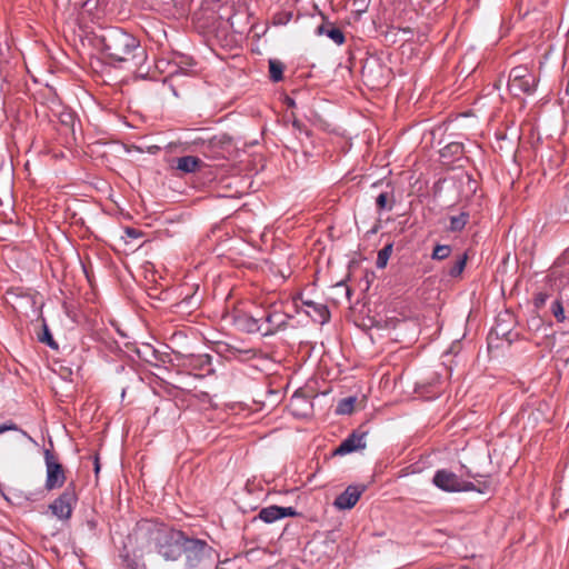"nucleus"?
I'll return each instance as SVG.
<instances>
[{
	"label": "nucleus",
	"instance_id": "f257e3e1",
	"mask_svg": "<svg viewBox=\"0 0 569 569\" xmlns=\"http://www.w3.org/2000/svg\"><path fill=\"white\" fill-rule=\"evenodd\" d=\"M96 39L113 67L131 61H134V66H139L147 58L140 41L120 28H107Z\"/></svg>",
	"mask_w": 569,
	"mask_h": 569
},
{
	"label": "nucleus",
	"instance_id": "f03ea898",
	"mask_svg": "<svg viewBox=\"0 0 569 569\" xmlns=\"http://www.w3.org/2000/svg\"><path fill=\"white\" fill-rule=\"evenodd\" d=\"M140 532L150 533L157 541L158 552L166 560H177L182 556L186 533L181 530L158 528L150 520H142L138 523Z\"/></svg>",
	"mask_w": 569,
	"mask_h": 569
},
{
	"label": "nucleus",
	"instance_id": "7ed1b4c3",
	"mask_svg": "<svg viewBox=\"0 0 569 569\" xmlns=\"http://www.w3.org/2000/svg\"><path fill=\"white\" fill-rule=\"evenodd\" d=\"M432 483L446 492L478 491L483 493L489 487L486 482L482 483V487H477L473 482L460 479L458 475L448 469L437 470Z\"/></svg>",
	"mask_w": 569,
	"mask_h": 569
},
{
	"label": "nucleus",
	"instance_id": "20e7f679",
	"mask_svg": "<svg viewBox=\"0 0 569 569\" xmlns=\"http://www.w3.org/2000/svg\"><path fill=\"white\" fill-rule=\"evenodd\" d=\"M174 359L179 367L196 377H204L214 371L212 368V358L208 353L183 355L177 352L174 353Z\"/></svg>",
	"mask_w": 569,
	"mask_h": 569
},
{
	"label": "nucleus",
	"instance_id": "39448f33",
	"mask_svg": "<svg viewBox=\"0 0 569 569\" xmlns=\"http://www.w3.org/2000/svg\"><path fill=\"white\" fill-rule=\"evenodd\" d=\"M213 553L214 550L204 540L189 538L186 535L182 555L186 556L188 567H198L204 559H210Z\"/></svg>",
	"mask_w": 569,
	"mask_h": 569
},
{
	"label": "nucleus",
	"instance_id": "423d86ee",
	"mask_svg": "<svg viewBox=\"0 0 569 569\" xmlns=\"http://www.w3.org/2000/svg\"><path fill=\"white\" fill-rule=\"evenodd\" d=\"M78 497L73 483L64 488L62 493L49 505V509L60 520H69L72 516Z\"/></svg>",
	"mask_w": 569,
	"mask_h": 569
},
{
	"label": "nucleus",
	"instance_id": "0eeeda50",
	"mask_svg": "<svg viewBox=\"0 0 569 569\" xmlns=\"http://www.w3.org/2000/svg\"><path fill=\"white\" fill-rule=\"evenodd\" d=\"M44 463L47 472L46 489L50 491L63 487L67 479L64 468L49 449L44 450Z\"/></svg>",
	"mask_w": 569,
	"mask_h": 569
},
{
	"label": "nucleus",
	"instance_id": "6e6552de",
	"mask_svg": "<svg viewBox=\"0 0 569 569\" xmlns=\"http://www.w3.org/2000/svg\"><path fill=\"white\" fill-rule=\"evenodd\" d=\"M193 143L200 147V151L208 158L217 159L222 151L231 146V138L226 133L216 134L209 138H197Z\"/></svg>",
	"mask_w": 569,
	"mask_h": 569
},
{
	"label": "nucleus",
	"instance_id": "1a4fd4ad",
	"mask_svg": "<svg viewBox=\"0 0 569 569\" xmlns=\"http://www.w3.org/2000/svg\"><path fill=\"white\" fill-rule=\"evenodd\" d=\"M262 336H271L287 326L289 316L277 310H267L261 316Z\"/></svg>",
	"mask_w": 569,
	"mask_h": 569
},
{
	"label": "nucleus",
	"instance_id": "9d476101",
	"mask_svg": "<svg viewBox=\"0 0 569 569\" xmlns=\"http://www.w3.org/2000/svg\"><path fill=\"white\" fill-rule=\"evenodd\" d=\"M549 310L558 323L569 321V288L559 289Z\"/></svg>",
	"mask_w": 569,
	"mask_h": 569
},
{
	"label": "nucleus",
	"instance_id": "9b49d317",
	"mask_svg": "<svg viewBox=\"0 0 569 569\" xmlns=\"http://www.w3.org/2000/svg\"><path fill=\"white\" fill-rule=\"evenodd\" d=\"M365 486L350 485L333 501L338 510H349L356 506L361 495L365 492Z\"/></svg>",
	"mask_w": 569,
	"mask_h": 569
},
{
	"label": "nucleus",
	"instance_id": "f8f14e48",
	"mask_svg": "<svg viewBox=\"0 0 569 569\" xmlns=\"http://www.w3.org/2000/svg\"><path fill=\"white\" fill-rule=\"evenodd\" d=\"M367 431H352L333 451L336 456H345L366 448Z\"/></svg>",
	"mask_w": 569,
	"mask_h": 569
},
{
	"label": "nucleus",
	"instance_id": "ddd939ff",
	"mask_svg": "<svg viewBox=\"0 0 569 569\" xmlns=\"http://www.w3.org/2000/svg\"><path fill=\"white\" fill-rule=\"evenodd\" d=\"M298 515L299 512L293 507H280L272 505L262 508L257 518L266 523H273L282 518L297 517Z\"/></svg>",
	"mask_w": 569,
	"mask_h": 569
},
{
	"label": "nucleus",
	"instance_id": "4468645a",
	"mask_svg": "<svg viewBox=\"0 0 569 569\" xmlns=\"http://www.w3.org/2000/svg\"><path fill=\"white\" fill-rule=\"evenodd\" d=\"M550 278L558 290L569 288V261L565 257L558 258L553 263Z\"/></svg>",
	"mask_w": 569,
	"mask_h": 569
},
{
	"label": "nucleus",
	"instance_id": "2eb2a0df",
	"mask_svg": "<svg viewBox=\"0 0 569 569\" xmlns=\"http://www.w3.org/2000/svg\"><path fill=\"white\" fill-rule=\"evenodd\" d=\"M537 80L535 76H528L526 79H517L516 81H508V89L513 96L521 93L531 94L536 90Z\"/></svg>",
	"mask_w": 569,
	"mask_h": 569
},
{
	"label": "nucleus",
	"instance_id": "dca6fc26",
	"mask_svg": "<svg viewBox=\"0 0 569 569\" xmlns=\"http://www.w3.org/2000/svg\"><path fill=\"white\" fill-rule=\"evenodd\" d=\"M303 306L308 307L307 313L313 319V321L325 325L330 319V312L326 305L318 303L312 300H303Z\"/></svg>",
	"mask_w": 569,
	"mask_h": 569
},
{
	"label": "nucleus",
	"instance_id": "f3484780",
	"mask_svg": "<svg viewBox=\"0 0 569 569\" xmlns=\"http://www.w3.org/2000/svg\"><path fill=\"white\" fill-rule=\"evenodd\" d=\"M261 320V317H254L243 313L236 318V325L240 330L247 333L260 332L262 335Z\"/></svg>",
	"mask_w": 569,
	"mask_h": 569
},
{
	"label": "nucleus",
	"instance_id": "a211bd4d",
	"mask_svg": "<svg viewBox=\"0 0 569 569\" xmlns=\"http://www.w3.org/2000/svg\"><path fill=\"white\" fill-rule=\"evenodd\" d=\"M512 322V316L509 312H505L503 315H499L496 321V326L493 327L492 331L497 337L505 338L508 341L512 340L511 337V329L509 326L506 325V322Z\"/></svg>",
	"mask_w": 569,
	"mask_h": 569
},
{
	"label": "nucleus",
	"instance_id": "6ab92c4d",
	"mask_svg": "<svg viewBox=\"0 0 569 569\" xmlns=\"http://www.w3.org/2000/svg\"><path fill=\"white\" fill-rule=\"evenodd\" d=\"M201 164L202 161L198 157L184 156L178 158L177 169L186 173H191L197 171L201 167Z\"/></svg>",
	"mask_w": 569,
	"mask_h": 569
},
{
	"label": "nucleus",
	"instance_id": "aec40b11",
	"mask_svg": "<svg viewBox=\"0 0 569 569\" xmlns=\"http://www.w3.org/2000/svg\"><path fill=\"white\" fill-rule=\"evenodd\" d=\"M316 33L319 36L326 34L338 46H341L345 42L343 32L339 28H336V27H331L328 29L325 24H320L317 28Z\"/></svg>",
	"mask_w": 569,
	"mask_h": 569
},
{
	"label": "nucleus",
	"instance_id": "412c9836",
	"mask_svg": "<svg viewBox=\"0 0 569 569\" xmlns=\"http://www.w3.org/2000/svg\"><path fill=\"white\" fill-rule=\"evenodd\" d=\"M469 219H470V214L468 211H461L457 216H451L449 218L448 230L450 232L461 231L466 227V224L469 222Z\"/></svg>",
	"mask_w": 569,
	"mask_h": 569
},
{
	"label": "nucleus",
	"instance_id": "4be33fe9",
	"mask_svg": "<svg viewBox=\"0 0 569 569\" xmlns=\"http://www.w3.org/2000/svg\"><path fill=\"white\" fill-rule=\"evenodd\" d=\"M284 64L277 59L269 60V74L273 82H279L283 79Z\"/></svg>",
	"mask_w": 569,
	"mask_h": 569
},
{
	"label": "nucleus",
	"instance_id": "5701e85b",
	"mask_svg": "<svg viewBox=\"0 0 569 569\" xmlns=\"http://www.w3.org/2000/svg\"><path fill=\"white\" fill-rule=\"evenodd\" d=\"M393 204H395V197L392 193L381 192L376 198V206L379 211H382V210L390 211V210H392Z\"/></svg>",
	"mask_w": 569,
	"mask_h": 569
},
{
	"label": "nucleus",
	"instance_id": "b1692460",
	"mask_svg": "<svg viewBox=\"0 0 569 569\" xmlns=\"http://www.w3.org/2000/svg\"><path fill=\"white\" fill-rule=\"evenodd\" d=\"M393 251V243H387L382 249L378 251L376 266L378 269H383L388 264V260Z\"/></svg>",
	"mask_w": 569,
	"mask_h": 569
},
{
	"label": "nucleus",
	"instance_id": "393cba45",
	"mask_svg": "<svg viewBox=\"0 0 569 569\" xmlns=\"http://www.w3.org/2000/svg\"><path fill=\"white\" fill-rule=\"evenodd\" d=\"M467 259H468L467 253H462V254L458 256L457 259L455 260V262L449 267L448 274L451 278L459 277L466 267Z\"/></svg>",
	"mask_w": 569,
	"mask_h": 569
},
{
	"label": "nucleus",
	"instance_id": "a878e982",
	"mask_svg": "<svg viewBox=\"0 0 569 569\" xmlns=\"http://www.w3.org/2000/svg\"><path fill=\"white\" fill-rule=\"evenodd\" d=\"M38 339H39L40 342L46 343L51 349H53V350L58 349V343L53 339V337H52V335L50 332V329H49V327H48V325L46 323L44 320L42 322V333L38 335Z\"/></svg>",
	"mask_w": 569,
	"mask_h": 569
},
{
	"label": "nucleus",
	"instance_id": "bb28decb",
	"mask_svg": "<svg viewBox=\"0 0 569 569\" xmlns=\"http://www.w3.org/2000/svg\"><path fill=\"white\" fill-rule=\"evenodd\" d=\"M356 403L355 397L343 398L338 402L336 412L338 415H350L353 411Z\"/></svg>",
	"mask_w": 569,
	"mask_h": 569
},
{
	"label": "nucleus",
	"instance_id": "cd10ccee",
	"mask_svg": "<svg viewBox=\"0 0 569 569\" xmlns=\"http://www.w3.org/2000/svg\"><path fill=\"white\" fill-rule=\"evenodd\" d=\"M451 253V247L448 244H437L433 248L431 258L433 260H445L447 259Z\"/></svg>",
	"mask_w": 569,
	"mask_h": 569
},
{
	"label": "nucleus",
	"instance_id": "c85d7f7f",
	"mask_svg": "<svg viewBox=\"0 0 569 569\" xmlns=\"http://www.w3.org/2000/svg\"><path fill=\"white\" fill-rule=\"evenodd\" d=\"M528 76H533L527 68L522 66L515 67L510 70L509 80L516 81L517 79L527 78Z\"/></svg>",
	"mask_w": 569,
	"mask_h": 569
},
{
	"label": "nucleus",
	"instance_id": "c756f323",
	"mask_svg": "<svg viewBox=\"0 0 569 569\" xmlns=\"http://www.w3.org/2000/svg\"><path fill=\"white\" fill-rule=\"evenodd\" d=\"M443 150L450 152L451 154L459 156L463 152V146L459 142H452L449 143Z\"/></svg>",
	"mask_w": 569,
	"mask_h": 569
},
{
	"label": "nucleus",
	"instance_id": "7c9ffc66",
	"mask_svg": "<svg viewBox=\"0 0 569 569\" xmlns=\"http://www.w3.org/2000/svg\"><path fill=\"white\" fill-rule=\"evenodd\" d=\"M548 299V295L543 292H539L535 296L533 303L537 309H540L545 306Z\"/></svg>",
	"mask_w": 569,
	"mask_h": 569
},
{
	"label": "nucleus",
	"instance_id": "2f4dec72",
	"mask_svg": "<svg viewBox=\"0 0 569 569\" xmlns=\"http://www.w3.org/2000/svg\"><path fill=\"white\" fill-rule=\"evenodd\" d=\"M13 430H19V427L13 422L0 425V435H2L6 431H13Z\"/></svg>",
	"mask_w": 569,
	"mask_h": 569
},
{
	"label": "nucleus",
	"instance_id": "473e14b6",
	"mask_svg": "<svg viewBox=\"0 0 569 569\" xmlns=\"http://www.w3.org/2000/svg\"><path fill=\"white\" fill-rule=\"evenodd\" d=\"M542 323V320L539 318V317H533L530 321H529V328L530 329H535V330H538L540 328Z\"/></svg>",
	"mask_w": 569,
	"mask_h": 569
},
{
	"label": "nucleus",
	"instance_id": "72a5a7b5",
	"mask_svg": "<svg viewBox=\"0 0 569 569\" xmlns=\"http://www.w3.org/2000/svg\"><path fill=\"white\" fill-rule=\"evenodd\" d=\"M61 122L64 124L73 123V116L71 113L61 114Z\"/></svg>",
	"mask_w": 569,
	"mask_h": 569
},
{
	"label": "nucleus",
	"instance_id": "f704fd0d",
	"mask_svg": "<svg viewBox=\"0 0 569 569\" xmlns=\"http://www.w3.org/2000/svg\"><path fill=\"white\" fill-rule=\"evenodd\" d=\"M127 234L131 238H137L139 236V231L132 228L127 229Z\"/></svg>",
	"mask_w": 569,
	"mask_h": 569
},
{
	"label": "nucleus",
	"instance_id": "c9c22d12",
	"mask_svg": "<svg viewBox=\"0 0 569 569\" xmlns=\"http://www.w3.org/2000/svg\"><path fill=\"white\" fill-rule=\"evenodd\" d=\"M18 431H19V432H21V435L23 436V438H27L29 441H31V442L36 443L34 439H33V438H32V437H31L27 431L21 430L20 428H19V430H18Z\"/></svg>",
	"mask_w": 569,
	"mask_h": 569
},
{
	"label": "nucleus",
	"instance_id": "e433bc0d",
	"mask_svg": "<svg viewBox=\"0 0 569 569\" xmlns=\"http://www.w3.org/2000/svg\"><path fill=\"white\" fill-rule=\"evenodd\" d=\"M286 16H287L286 20L279 19L277 22L278 23H287L290 20V18H291V13H287Z\"/></svg>",
	"mask_w": 569,
	"mask_h": 569
},
{
	"label": "nucleus",
	"instance_id": "4c0bfd02",
	"mask_svg": "<svg viewBox=\"0 0 569 569\" xmlns=\"http://www.w3.org/2000/svg\"><path fill=\"white\" fill-rule=\"evenodd\" d=\"M99 470H100V465H99L98 457H96V461H94V471H96V473H98Z\"/></svg>",
	"mask_w": 569,
	"mask_h": 569
},
{
	"label": "nucleus",
	"instance_id": "58836bf2",
	"mask_svg": "<svg viewBox=\"0 0 569 569\" xmlns=\"http://www.w3.org/2000/svg\"><path fill=\"white\" fill-rule=\"evenodd\" d=\"M287 104H288V107H295L296 103H295L293 99L287 98Z\"/></svg>",
	"mask_w": 569,
	"mask_h": 569
},
{
	"label": "nucleus",
	"instance_id": "ea45409f",
	"mask_svg": "<svg viewBox=\"0 0 569 569\" xmlns=\"http://www.w3.org/2000/svg\"><path fill=\"white\" fill-rule=\"evenodd\" d=\"M228 21H229L230 26H231V27H233L232 18H229V20H228Z\"/></svg>",
	"mask_w": 569,
	"mask_h": 569
}]
</instances>
